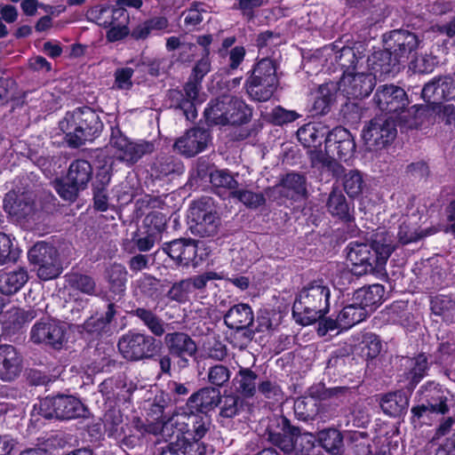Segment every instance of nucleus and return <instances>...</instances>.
I'll return each instance as SVG.
<instances>
[{
  "label": "nucleus",
  "mask_w": 455,
  "mask_h": 455,
  "mask_svg": "<svg viewBox=\"0 0 455 455\" xmlns=\"http://www.w3.org/2000/svg\"><path fill=\"white\" fill-rule=\"evenodd\" d=\"M103 278L113 299L116 297L120 299L124 296L128 282V271L123 264L114 262L108 266L104 270Z\"/></svg>",
  "instance_id": "obj_35"
},
{
  "label": "nucleus",
  "mask_w": 455,
  "mask_h": 455,
  "mask_svg": "<svg viewBox=\"0 0 455 455\" xmlns=\"http://www.w3.org/2000/svg\"><path fill=\"white\" fill-rule=\"evenodd\" d=\"M364 181L361 172L357 170H350L344 175L343 187L351 198L360 196L363 192Z\"/></svg>",
  "instance_id": "obj_60"
},
{
  "label": "nucleus",
  "mask_w": 455,
  "mask_h": 455,
  "mask_svg": "<svg viewBox=\"0 0 455 455\" xmlns=\"http://www.w3.org/2000/svg\"><path fill=\"white\" fill-rule=\"evenodd\" d=\"M326 207L332 217L338 218L348 228L355 226L354 203L348 202L339 188H332L328 196Z\"/></svg>",
  "instance_id": "obj_29"
},
{
  "label": "nucleus",
  "mask_w": 455,
  "mask_h": 455,
  "mask_svg": "<svg viewBox=\"0 0 455 455\" xmlns=\"http://www.w3.org/2000/svg\"><path fill=\"white\" fill-rule=\"evenodd\" d=\"M87 409L77 397L58 394L46 396L33 405L31 417L42 416L46 419L69 420L85 417Z\"/></svg>",
  "instance_id": "obj_8"
},
{
  "label": "nucleus",
  "mask_w": 455,
  "mask_h": 455,
  "mask_svg": "<svg viewBox=\"0 0 455 455\" xmlns=\"http://www.w3.org/2000/svg\"><path fill=\"white\" fill-rule=\"evenodd\" d=\"M347 250L352 274L362 276L368 273L382 275L395 246L391 236L385 231L374 234L370 243L350 242Z\"/></svg>",
  "instance_id": "obj_1"
},
{
  "label": "nucleus",
  "mask_w": 455,
  "mask_h": 455,
  "mask_svg": "<svg viewBox=\"0 0 455 455\" xmlns=\"http://www.w3.org/2000/svg\"><path fill=\"white\" fill-rule=\"evenodd\" d=\"M433 363L440 366H449L455 359V343L444 341L439 343L432 355Z\"/></svg>",
  "instance_id": "obj_64"
},
{
  "label": "nucleus",
  "mask_w": 455,
  "mask_h": 455,
  "mask_svg": "<svg viewBox=\"0 0 455 455\" xmlns=\"http://www.w3.org/2000/svg\"><path fill=\"white\" fill-rule=\"evenodd\" d=\"M90 14L95 19L97 24L104 28L116 23L128 25L130 21L127 10L116 3L115 5L108 4L95 5L91 9Z\"/></svg>",
  "instance_id": "obj_31"
},
{
  "label": "nucleus",
  "mask_w": 455,
  "mask_h": 455,
  "mask_svg": "<svg viewBox=\"0 0 455 455\" xmlns=\"http://www.w3.org/2000/svg\"><path fill=\"white\" fill-rule=\"evenodd\" d=\"M345 5L363 31L383 23L387 18L384 8L375 0H345Z\"/></svg>",
  "instance_id": "obj_20"
},
{
  "label": "nucleus",
  "mask_w": 455,
  "mask_h": 455,
  "mask_svg": "<svg viewBox=\"0 0 455 455\" xmlns=\"http://www.w3.org/2000/svg\"><path fill=\"white\" fill-rule=\"evenodd\" d=\"M210 183L216 189L228 190L230 197H232V192L236 190L239 186L235 175L228 169H216L212 174Z\"/></svg>",
  "instance_id": "obj_52"
},
{
  "label": "nucleus",
  "mask_w": 455,
  "mask_h": 455,
  "mask_svg": "<svg viewBox=\"0 0 455 455\" xmlns=\"http://www.w3.org/2000/svg\"><path fill=\"white\" fill-rule=\"evenodd\" d=\"M152 175L156 180L174 178L185 172L183 162L174 156H163L156 159L151 166Z\"/></svg>",
  "instance_id": "obj_39"
},
{
  "label": "nucleus",
  "mask_w": 455,
  "mask_h": 455,
  "mask_svg": "<svg viewBox=\"0 0 455 455\" xmlns=\"http://www.w3.org/2000/svg\"><path fill=\"white\" fill-rule=\"evenodd\" d=\"M227 327L253 326L254 314L250 305L238 303L232 306L224 315Z\"/></svg>",
  "instance_id": "obj_42"
},
{
  "label": "nucleus",
  "mask_w": 455,
  "mask_h": 455,
  "mask_svg": "<svg viewBox=\"0 0 455 455\" xmlns=\"http://www.w3.org/2000/svg\"><path fill=\"white\" fill-rule=\"evenodd\" d=\"M384 47L391 51L404 65L411 56H414L419 47V36L408 29H393L383 34Z\"/></svg>",
  "instance_id": "obj_19"
},
{
  "label": "nucleus",
  "mask_w": 455,
  "mask_h": 455,
  "mask_svg": "<svg viewBox=\"0 0 455 455\" xmlns=\"http://www.w3.org/2000/svg\"><path fill=\"white\" fill-rule=\"evenodd\" d=\"M30 341L46 348L61 350L68 342L65 323L52 318L36 322L30 330Z\"/></svg>",
  "instance_id": "obj_14"
},
{
  "label": "nucleus",
  "mask_w": 455,
  "mask_h": 455,
  "mask_svg": "<svg viewBox=\"0 0 455 455\" xmlns=\"http://www.w3.org/2000/svg\"><path fill=\"white\" fill-rule=\"evenodd\" d=\"M266 432L267 440L283 451H291L295 442L303 435L301 428L291 424L283 414H274L268 418Z\"/></svg>",
  "instance_id": "obj_18"
},
{
  "label": "nucleus",
  "mask_w": 455,
  "mask_h": 455,
  "mask_svg": "<svg viewBox=\"0 0 455 455\" xmlns=\"http://www.w3.org/2000/svg\"><path fill=\"white\" fill-rule=\"evenodd\" d=\"M159 431L157 425L146 424L140 417H134L131 423L122 426L120 436L116 441L120 447L132 450L143 444L147 434L156 435Z\"/></svg>",
  "instance_id": "obj_23"
},
{
  "label": "nucleus",
  "mask_w": 455,
  "mask_h": 455,
  "mask_svg": "<svg viewBox=\"0 0 455 455\" xmlns=\"http://www.w3.org/2000/svg\"><path fill=\"white\" fill-rule=\"evenodd\" d=\"M267 84H266V82L256 83L255 86H253L252 83L245 84V88L252 100L265 102L272 98L278 83L269 82Z\"/></svg>",
  "instance_id": "obj_55"
},
{
  "label": "nucleus",
  "mask_w": 455,
  "mask_h": 455,
  "mask_svg": "<svg viewBox=\"0 0 455 455\" xmlns=\"http://www.w3.org/2000/svg\"><path fill=\"white\" fill-rule=\"evenodd\" d=\"M396 135V122L394 116H375L362 132V138L366 146L375 151L389 146Z\"/></svg>",
  "instance_id": "obj_15"
},
{
  "label": "nucleus",
  "mask_w": 455,
  "mask_h": 455,
  "mask_svg": "<svg viewBox=\"0 0 455 455\" xmlns=\"http://www.w3.org/2000/svg\"><path fill=\"white\" fill-rule=\"evenodd\" d=\"M59 128L64 134L67 145L71 148H79L86 141L99 138L104 124L93 108L84 106L67 111L59 122Z\"/></svg>",
  "instance_id": "obj_4"
},
{
  "label": "nucleus",
  "mask_w": 455,
  "mask_h": 455,
  "mask_svg": "<svg viewBox=\"0 0 455 455\" xmlns=\"http://www.w3.org/2000/svg\"><path fill=\"white\" fill-rule=\"evenodd\" d=\"M110 144L116 149L117 157L129 165L136 164L144 156L155 151L153 142H133L124 134L119 125L111 127Z\"/></svg>",
  "instance_id": "obj_17"
},
{
  "label": "nucleus",
  "mask_w": 455,
  "mask_h": 455,
  "mask_svg": "<svg viewBox=\"0 0 455 455\" xmlns=\"http://www.w3.org/2000/svg\"><path fill=\"white\" fill-rule=\"evenodd\" d=\"M245 406L243 397L238 395H229L224 397L220 415L223 418L232 419L240 414Z\"/></svg>",
  "instance_id": "obj_62"
},
{
  "label": "nucleus",
  "mask_w": 455,
  "mask_h": 455,
  "mask_svg": "<svg viewBox=\"0 0 455 455\" xmlns=\"http://www.w3.org/2000/svg\"><path fill=\"white\" fill-rule=\"evenodd\" d=\"M36 317V311L34 309L25 310L16 308L13 311H8L2 322L1 337L9 341H14L19 334H22L27 325Z\"/></svg>",
  "instance_id": "obj_28"
},
{
  "label": "nucleus",
  "mask_w": 455,
  "mask_h": 455,
  "mask_svg": "<svg viewBox=\"0 0 455 455\" xmlns=\"http://www.w3.org/2000/svg\"><path fill=\"white\" fill-rule=\"evenodd\" d=\"M379 404L386 415L396 418L406 411L409 405V398L404 392L398 390L384 395L380 399Z\"/></svg>",
  "instance_id": "obj_43"
},
{
  "label": "nucleus",
  "mask_w": 455,
  "mask_h": 455,
  "mask_svg": "<svg viewBox=\"0 0 455 455\" xmlns=\"http://www.w3.org/2000/svg\"><path fill=\"white\" fill-rule=\"evenodd\" d=\"M270 202L282 205L286 200L299 202L307 198V177L305 174L290 172L282 176L278 184L265 189Z\"/></svg>",
  "instance_id": "obj_13"
},
{
  "label": "nucleus",
  "mask_w": 455,
  "mask_h": 455,
  "mask_svg": "<svg viewBox=\"0 0 455 455\" xmlns=\"http://www.w3.org/2000/svg\"><path fill=\"white\" fill-rule=\"evenodd\" d=\"M228 124L242 125L251 121L252 109L240 98L232 96Z\"/></svg>",
  "instance_id": "obj_49"
},
{
  "label": "nucleus",
  "mask_w": 455,
  "mask_h": 455,
  "mask_svg": "<svg viewBox=\"0 0 455 455\" xmlns=\"http://www.w3.org/2000/svg\"><path fill=\"white\" fill-rule=\"evenodd\" d=\"M387 320L403 327H411L414 323V315L410 311L406 300H395L386 307Z\"/></svg>",
  "instance_id": "obj_47"
},
{
  "label": "nucleus",
  "mask_w": 455,
  "mask_h": 455,
  "mask_svg": "<svg viewBox=\"0 0 455 455\" xmlns=\"http://www.w3.org/2000/svg\"><path fill=\"white\" fill-rule=\"evenodd\" d=\"M331 290L323 278L307 283L296 294L292 315L303 326L315 323L330 312Z\"/></svg>",
  "instance_id": "obj_3"
},
{
  "label": "nucleus",
  "mask_w": 455,
  "mask_h": 455,
  "mask_svg": "<svg viewBox=\"0 0 455 455\" xmlns=\"http://www.w3.org/2000/svg\"><path fill=\"white\" fill-rule=\"evenodd\" d=\"M266 193H257L248 189H239L232 192V198L238 200L249 209H258L266 204Z\"/></svg>",
  "instance_id": "obj_58"
},
{
  "label": "nucleus",
  "mask_w": 455,
  "mask_h": 455,
  "mask_svg": "<svg viewBox=\"0 0 455 455\" xmlns=\"http://www.w3.org/2000/svg\"><path fill=\"white\" fill-rule=\"evenodd\" d=\"M355 49L351 46H343L339 55H336V62L343 71L342 76L352 74L357 66Z\"/></svg>",
  "instance_id": "obj_59"
},
{
  "label": "nucleus",
  "mask_w": 455,
  "mask_h": 455,
  "mask_svg": "<svg viewBox=\"0 0 455 455\" xmlns=\"http://www.w3.org/2000/svg\"><path fill=\"white\" fill-rule=\"evenodd\" d=\"M191 233L202 237L213 236L220 225V218L210 196H202L194 201L188 214Z\"/></svg>",
  "instance_id": "obj_12"
},
{
  "label": "nucleus",
  "mask_w": 455,
  "mask_h": 455,
  "mask_svg": "<svg viewBox=\"0 0 455 455\" xmlns=\"http://www.w3.org/2000/svg\"><path fill=\"white\" fill-rule=\"evenodd\" d=\"M123 414L120 410H108L104 414V428L109 438L116 440L120 436L123 424Z\"/></svg>",
  "instance_id": "obj_57"
},
{
  "label": "nucleus",
  "mask_w": 455,
  "mask_h": 455,
  "mask_svg": "<svg viewBox=\"0 0 455 455\" xmlns=\"http://www.w3.org/2000/svg\"><path fill=\"white\" fill-rule=\"evenodd\" d=\"M211 60L206 58L198 60L192 68L191 75L184 84L181 90L169 91L171 106L180 109L188 121H195L197 117L196 105L199 100V92L202 89V82L204 76L211 71Z\"/></svg>",
  "instance_id": "obj_6"
},
{
  "label": "nucleus",
  "mask_w": 455,
  "mask_h": 455,
  "mask_svg": "<svg viewBox=\"0 0 455 455\" xmlns=\"http://www.w3.org/2000/svg\"><path fill=\"white\" fill-rule=\"evenodd\" d=\"M211 140L212 136L209 130L193 127L175 140L173 148L178 153L189 158L204 151Z\"/></svg>",
  "instance_id": "obj_25"
},
{
  "label": "nucleus",
  "mask_w": 455,
  "mask_h": 455,
  "mask_svg": "<svg viewBox=\"0 0 455 455\" xmlns=\"http://www.w3.org/2000/svg\"><path fill=\"white\" fill-rule=\"evenodd\" d=\"M212 426V418L209 414L197 411H189L187 421L184 423V432L181 438H186L189 443H197L205 445L201 440L209 432Z\"/></svg>",
  "instance_id": "obj_32"
},
{
  "label": "nucleus",
  "mask_w": 455,
  "mask_h": 455,
  "mask_svg": "<svg viewBox=\"0 0 455 455\" xmlns=\"http://www.w3.org/2000/svg\"><path fill=\"white\" fill-rule=\"evenodd\" d=\"M206 445L189 443L186 438L177 436L175 442H170L161 447L158 455H205Z\"/></svg>",
  "instance_id": "obj_45"
},
{
  "label": "nucleus",
  "mask_w": 455,
  "mask_h": 455,
  "mask_svg": "<svg viewBox=\"0 0 455 455\" xmlns=\"http://www.w3.org/2000/svg\"><path fill=\"white\" fill-rule=\"evenodd\" d=\"M126 313L131 317L137 318L139 323L148 330L151 336L160 338L165 334L166 323L156 310L133 304Z\"/></svg>",
  "instance_id": "obj_34"
},
{
  "label": "nucleus",
  "mask_w": 455,
  "mask_h": 455,
  "mask_svg": "<svg viewBox=\"0 0 455 455\" xmlns=\"http://www.w3.org/2000/svg\"><path fill=\"white\" fill-rule=\"evenodd\" d=\"M22 369V356L12 345H0V379L6 381L17 378Z\"/></svg>",
  "instance_id": "obj_33"
},
{
  "label": "nucleus",
  "mask_w": 455,
  "mask_h": 455,
  "mask_svg": "<svg viewBox=\"0 0 455 455\" xmlns=\"http://www.w3.org/2000/svg\"><path fill=\"white\" fill-rule=\"evenodd\" d=\"M294 414L302 421L314 420L319 413V404L316 400L307 396L297 398L293 405Z\"/></svg>",
  "instance_id": "obj_50"
},
{
  "label": "nucleus",
  "mask_w": 455,
  "mask_h": 455,
  "mask_svg": "<svg viewBox=\"0 0 455 455\" xmlns=\"http://www.w3.org/2000/svg\"><path fill=\"white\" fill-rule=\"evenodd\" d=\"M166 226V215L158 211L150 212L143 220V229L155 235L159 239H161L162 234L165 231Z\"/></svg>",
  "instance_id": "obj_54"
},
{
  "label": "nucleus",
  "mask_w": 455,
  "mask_h": 455,
  "mask_svg": "<svg viewBox=\"0 0 455 455\" xmlns=\"http://www.w3.org/2000/svg\"><path fill=\"white\" fill-rule=\"evenodd\" d=\"M315 439L314 434L305 432L302 436L295 442L291 451H283L288 455H315Z\"/></svg>",
  "instance_id": "obj_61"
},
{
  "label": "nucleus",
  "mask_w": 455,
  "mask_h": 455,
  "mask_svg": "<svg viewBox=\"0 0 455 455\" xmlns=\"http://www.w3.org/2000/svg\"><path fill=\"white\" fill-rule=\"evenodd\" d=\"M428 369L427 357L424 353H420L411 359V368L408 374L411 377L410 385L411 388L425 377Z\"/></svg>",
  "instance_id": "obj_63"
},
{
  "label": "nucleus",
  "mask_w": 455,
  "mask_h": 455,
  "mask_svg": "<svg viewBox=\"0 0 455 455\" xmlns=\"http://www.w3.org/2000/svg\"><path fill=\"white\" fill-rule=\"evenodd\" d=\"M231 330L228 340L235 348L245 349L254 338L253 326L228 327Z\"/></svg>",
  "instance_id": "obj_53"
},
{
  "label": "nucleus",
  "mask_w": 455,
  "mask_h": 455,
  "mask_svg": "<svg viewBox=\"0 0 455 455\" xmlns=\"http://www.w3.org/2000/svg\"><path fill=\"white\" fill-rule=\"evenodd\" d=\"M28 259L42 281L56 279L63 271L60 252L51 243L36 242L28 250Z\"/></svg>",
  "instance_id": "obj_11"
},
{
  "label": "nucleus",
  "mask_w": 455,
  "mask_h": 455,
  "mask_svg": "<svg viewBox=\"0 0 455 455\" xmlns=\"http://www.w3.org/2000/svg\"><path fill=\"white\" fill-rule=\"evenodd\" d=\"M338 90V83L332 81L326 82L319 86L312 108L315 115L323 116L331 111V106L336 100Z\"/></svg>",
  "instance_id": "obj_41"
},
{
  "label": "nucleus",
  "mask_w": 455,
  "mask_h": 455,
  "mask_svg": "<svg viewBox=\"0 0 455 455\" xmlns=\"http://www.w3.org/2000/svg\"><path fill=\"white\" fill-rule=\"evenodd\" d=\"M164 345L180 368L189 365V358H195L198 352L196 341L186 332L172 331L164 334Z\"/></svg>",
  "instance_id": "obj_22"
},
{
  "label": "nucleus",
  "mask_w": 455,
  "mask_h": 455,
  "mask_svg": "<svg viewBox=\"0 0 455 455\" xmlns=\"http://www.w3.org/2000/svg\"><path fill=\"white\" fill-rule=\"evenodd\" d=\"M221 403V393L217 387H204L193 393L187 400L189 411H197L204 414L214 410Z\"/></svg>",
  "instance_id": "obj_30"
},
{
  "label": "nucleus",
  "mask_w": 455,
  "mask_h": 455,
  "mask_svg": "<svg viewBox=\"0 0 455 455\" xmlns=\"http://www.w3.org/2000/svg\"><path fill=\"white\" fill-rule=\"evenodd\" d=\"M329 132L328 127L321 123H308L298 129V140L307 149L313 162L324 164V148H322V145Z\"/></svg>",
  "instance_id": "obj_21"
},
{
  "label": "nucleus",
  "mask_w": 455,
  "mask_h": 455,
  "mask_svg": "<svg viewBox=\"0 0 455 455\" xmlns=\"http://www.w3.org/2000/svg\"><path fill=\"white\" fill-rule=\"evenodd\" d=\"M376 78L370 73H357L344 76L338 83L339 90L347 99H363L368 97L376 86Z\"/></svg>",
  "instance_id": "obj_26"
},
{
  "label": "nucleus",
  "mask_w": 455,
  "mask_h": 455,
  "mask_svg": "<svg viewBox=\"0 0 455 455\" xmlns=\"http://www.w3.org/2000/svg\"><path fill=\"white\" fill-rule=\"evenodd\" d=\"M307 397L316 400L319 403L320 401L328 400L331 398H339L343 402L346 398L351 395L352 391L348 387H334L327 388L323 384H316L311 386L307 391Z\"/></svg>",
  "instance_id": "obj_48"
},
{
  "label": "nucleus",
  "mask_w": 455,
  "mask_h": 455,
  "mask_svg": "<svg viewBox=\"0 0 455 455\" xmlns=\"http://www.w3.org/2000/svg\"><path fill=\"white\" fill-rule=\"evenodd\" d=\"M373 102L378 108L387 114H395L400 123L410 129H418L422 125L429 109L422 104L408 108L410 100L403 88L394 84H380L373 96Z\"/></svg>",
  "instance_id": "obj_2"
},
{
  "label": "nucleus",
  "mask_w": 455,
  "mask_h": 455,
  "mask_svg": "<svg viewBox=\"0 0 455 455\" xmlns=\"http://www.w3.org/2000/svg\"><path fill=\"white\" fill-rule=\"evenodd\" d=\"M356 150L355 137L346 128L336 126L324 139V164L330 160L347 162Z\"/></svg>",
  "instance_id": "obj_16"
},
{
  "label": "nucleus",
  "mask_w": 455,
  "mask_h": 455,
  "mask_svg": "<svg viewBox=\"0 0 455 455\" xmlns=\"http://www.w3.org/2000/svg\"><path fill=\"white\" fill-rule=\"evenodd\" d=\"M92 176L91 163L85 159H76L70 163L65 179L55 180L54 188L63 200L74 203L79 193L87 188Z\"/></svg>",
  "instance_id": "obj_10"
},
{
  "label": "nucleus",
  "mask_w": 455,
  "mask_h": 455,
  "mask_svg": "<svg viewBox=\"0 0 455 455\" xmlns=\"http://www.w3.org/2000/svg\"><path fill=\"white\" fill-rule=\"evenodd\" d=\"M366 315L367 314L363 311V308L357 306L354 300L352 304L345 306L338 314L339 324L346 331L363 322Z\"/></svg>",
  "instance_id": "obj_51"
},
{
  "label": "nucleus",
  "mask_w": 455,
  "mask_h": 455,
  "mask_svg": "<svg viewBox=\"0 0 455 455\" xmlns=\"http://www.w3.org/2000/svg\"><path fill=\"white\" fill-rule=\"evenodd\" d=\"M266 82L278 83L276 76V67L275 61L270 58L259 60L253 67L251 76L247 78L245 84H253Z\"/></svg>",
  "instance_id": "obj_44"
},
{
  "label": "nucleus",
  "mask_w": 455,
  "mask_h": 455,
  "mask_svg": "<svg viewBox=\"0 0 455 455\" xmlns=\"http://www.w3.org/2000/svg\"><path fill=\"white\" fill-rule=\"evenodd\" d=\"M28 280V271L23 267L4 273L0 275V291L4 295H12L18 292Z\"/></svg>",
  "instance_id": "obj_46"
},
{
  "label": "nucleus",
  "mask_w": 455,
  "mask_h": 455,
  "mask_svg": "<svg viewBox=\"0 0 455 455\" xmlns=\"http://www.w3.org/2000/svg\"><path fill=\"white\" fill-rule=\"evenodd\" d=\"M235 394L243 399L257 394L259 376L251 368L240 366L232 380Z\"/></svg>",
  "instance_id": "obj_38"
},
{
  "label": "nucleus",
  "mask_w": 455,
  "mask_h": 455,
  "mask_svg": "<svg viewBox=\"0 0 455 455\" xmlns=\"http://www.w3.org/2000/svg\"><path fill=\"white\" fill-rule=\"evenodd\" d=\"M421 97L430 105H441L455 99V78L451 75L434 77L424 85Z\"/></svg>",
  "instance_id": "obj_24"
},
{
  "label": "nucleus",
  "mask_w": 455,
  "mask_h": 455,
  "mask_svg": "<svg viewBox=\"0 0 455 455\" xmlns=\"http://www.w3.org/2000/svg\"><path fill=\"white\" fill-rule=\"evenodd\" d=\"M370 74L379 79L395 76L404 67L400 60L396 58L387 47L383 50L375 51L367 58Z\"/></svg>",
  "instance_id": "obj_27"
},
{
  "label": "nucleus",
  "mask_w": 455,
  "mask_h": 455,
  "mask_svg": "<svg viewBox=\"0 0 455 455\" xmlns=\"http://www.w3.org/2000/svg\"><path fill=\"white\" fill-rule=\"evenodd\" d=\"M359 346L361 355L366 360L376 358L382 349V343L379 337L371 332L363 335Z\"/></svg>",
  "instance_id": "obj_56"
},
{
  "label": "nucleus",
  "mask_w": 455,
  "mask_h": 455,
  "mask_svg": "<svg viewBox=\"0 0 455 455\" xmlns=\"http://www.w3.org/2000/svg\"><path fill=\"white\" fill-rule=\"evenodd\" d=\"M232 95L224 94L218 98L212 99L204 111V116L208 125H227L228 124V113Z\"/></svg>",
  "instance_id": "obj_36"
},
{
  "label": "nucleus",
  "mask_w": 455,
  "mask_h": 455,
  "mask_svg": "<svg viewBox=\"0 0 455 455\" xmlns=\"http://www.w3.org/2000/svg\"><path fill=\"white\" fill-rule=\"evenodd\" d=\"M418 404L411 409V420L447 415L455 409V394L444 385L429 380L417 391Z\"/></svg>",
  "instance_id": "obj_5"
},
{
  "label": "nucleus",
  "mask_w": 455,
  "mask_h": 455,
  "mask_svg": "<svg viewBox=\"0 0 455 455\" xmlns=\"http://www.w3.org/2000/svg\"><path fill=\"white\" fill-rule=\"evenodd\" d=\"M315 444L331 455H340L344 448V436L340 430L335 427H327L314 435Z\"/></svg>",
  "instance_id": "obj_40"
},
{
  "label": "nucleus",
  "mask_w": 455,
  "mask_h": 455,
  "mask_svg": "<svg viewBox=\"0 0 455 455\" xmlns=\"http://www.w3.org/2000/svg\"><path fill=\"white\" fill-rule=\"evenodd\" d=\"M161 339L146 332L129 330L117 342L123 358L128 362L156 361L163 349Z\"/></svg>",
  "instance_id": "obj_7"
},
{
  "label": "nucleus",
  "mask_w": 455,
  "mask_h": 455,
  "mask_svg": "<svg viewBox=\"0 0 455 455\" xmlns=\"http://www.w3.org/2000/svg\"><path fill=\"white\" fill-rule=\"evenodd\" d=\"M162 250L177 267H197L204 264L211 254V250L202 241L180 237L166 242Z\"/></svg>",
  "instance_id": "obj_9"
},
{
  "label": "nucleus",
  "mask_w": 455,
  "mask_h": 455,
  "mask_svg": "<svg viewBox=\"0 0 455 455\" xmlns=\"http://www.w3.org/2000/svg\"><path fill=\"white\" fill-rule=\"evenodd\" d=\"M384 295V285L375 283L357 289L354 292L353 300L368 314L369 312H373L382 304Z\"/></svg>",
  "instance_id": "obj_37"
}]
</instances>
